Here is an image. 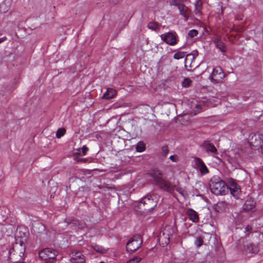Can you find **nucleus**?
Instances as JSON below:
<instances>
[{
	"instance_id": "34",
	"label": "nucleus",
	"mask_w": 263,
	"mask_h": 263,
	"mask_svg": "<svg viewBox=\"0 0 263 263\" xmlns=\"http://www.w3.org/2000/svg\"><path fill=\"white\" fill-rule=\"evenodd\" d=\"M162 153L164 157H166L168 153V148L166 145L162 147Z\"/></svg>"
},
{
	"instance_id": "38",
	"label": "nucleus",
	"mask_w": 263,
	"mask_h": 263,
	"mask_svg": "<svg viewBox=\"0 0 263 263\" xmlns=\"http://www.w3.org/2000/svg\"><path fill=\"white\" fill-rule=\"evenodd\" d=\"M170 159L173 162H177L178 160V157L176 155H172L170 156Z\"/></svg>"
},
{
	"instance_id": "27",
	"label": "nucleus",
	"mask_w": 263,
	"mask_h": 263,
	"mask_svg": "<svg viewBox=\"0 0 263 263\" xmlns=\"http://www.w3.org/2000/svg\"><path fill=\"white\" fill-rule=\"evenodd\" d=\"M192 111L191 113L195 115L200 112L201 110V106L200 104H195L194 105H192Z\"/></svg>"
},
{
	"instance_id": "18",
	"label": "nucleus",
	"mask_w": 263,
	"mask_h": 263,
	"mask_svg": "<svg viewBox=\"0 0 263 263\" xmlns=\"http://www.w3.org/2000/svg\"><path fill=\"white\" fill-rule=\"evenodd\" d=\"M117 94L116 91L111 88L107 89L106 91L103 94L102 98L106 100L114 98Z\"/></svg>"
},
{
	"instance_id": "7",
	"label": "nucleus",
	"mask_w": 263,
	"mask_h": 263,
	"mask_svg": "<svg viewBox=\"0 0 263 263\" xmlns=\"http://www.w3.org/2000/svg\"><path fill=\"white\" fill-rule=\"evenodd\" d=\"M142 240L139 235H136L130 238L126 244V250L128 252H134L141 246Z\"/></svg>"
},
{
	"instance_id": "19",
	"label": "nucleus",
	"mask_w": 263,
	"mask_h": 263,
	"mask_svg": "<svg viewBox=\"0 0 263 263\" xmlns=\"http://www.w3.org/2000/svg\"><path fill=\"white\" fill-rule=\"evenodd\" d=\"M228 204L226 201H219L215 206V210L217 212H222L227 209Z\"/></svg>"
},
{
	"instance_id": "41",
	"label": "nucleus",
	"mask_w": 263,
	"mask_h": 263,
	"mask_svg": "<svg viewBox=\"0 0 263 263\" xmlns=\"http://www.w3.org/2000/svg\"><path fill=\"white\" fill-rule=\"evenodd\" d=\"M6 40V37L0 38V44Z\"/></svg>"
},
{
	"instance_id": "23",
	"label": "nucleus",
	"mask_w": 263,
	"mask_h": 263,
	"mask_svg": "<svg viewBox=\"0 0 263 263\" xmlns=\"http://www.w3.org/2000/svg\"><path fill=\"white\" fill-rule=\"evenodd\" d=\"M186 52L178 51L173 55V58L175 60H180L186 57Z\"/></svg>"
},
{
	"instance_id": "2",
	"label": "nucleus",
	"mask_w": 263,
	"mask_h": 263,
	"mask_svg": "<svg viewBox=\"0 0 263 263\" xmlns=\"http://www.w3.org/2000/svg\"><path fill=\"white\" fill-rule=\"evenodd\" d=\"M158 198L156 194L147 195L143 197L138 203V208L145 212L153 210L157 205Z\"/></svg>"
},
{
	"instance_id": "33",
	"label": "nucleus",
	"mask_w": 263,
	"mask_h": 263,
	"mask_svg": "<svg viewBox=\"0 0 263 263\" xmlns=\"http://www.w3.org/2000/svg\"><path fill=\"white\" fill-rule=\"evenodd\" d=\"M163 238L166 239V240L165 241L163 245H167L168 242H170V237L168 236V234H167V236H165V232H163V235H160V239H163Z\"/></svg>"
},
{
	"instance_id": "6",
	"label": "nucleus",
	"mask_w": 263,
	"mask_h": 263,
	"mask_svg": "<svg viewBox=\"0 0 263 263\" xmlns=\"http://www.w3.org/2000/svg\"><path fill=\"white\" fill-rule=\"evenodd\" d=\"M25 249L22 248V245L17 244L10 248L9 250V258L11 261H13L17 259L19 257L21 259L24 255Z\"/></svg>"
},
{
	"instance_id": "25",
	"label": "nucleus",
	"mask_w": 263,
	"mask_h": 263,
	"mask_svg": "<svg viewBox=\"0 0 263 263\" xmlns=\"http://www.w3.org/2000/svg\"><path fill=\"white\" fill-rule=\"evenodd\" d=\"M92 247L96 252L102 254L106 253L107 252V250L105 248H104L101 246H99L97 244H92Z\"/></svg>"
},
{
	"instance_id": "17",
	"label": "nucleus",
	"mask_w": 263,
	"mask_h": 263,
	"mask_svg": "<svg viewBox=\"0 0 263 263\" xmlns=\"http://www.w3.org/2000/svg\"><path fill=\"white\" fill-rule=\"evenodd\" d=\"M152 177L153 178L154 183L157 186H158L163 180L161 177V173L159 170H154L152 174Z\"/></svg>"
},
{
	"instance_id": "22",
	"label": "nucleus",
	"mask_w": 263,
	"mask_h": 263,
	"mask_svg": "<svg viewBox=\"0 0 263 263\" xmlns=\"http://www.w3.org/2000/svg\"><path fill=\"white\" fill-rule=\"evenodd\" d=\"M206 151L208 153H211L212 154H217V150L216 147L212 143H207L205 144Z\"/></svg>"
},
{
	"instance_id": "42",
	"label": "nucleus",
	"mask_w": 263,
	"mask_h": 263,
	"mask_svg": "<svg viewBox=\"0 0 263 263\" xmlns=\"http://www.w3.org/2000/svg\"><path fill=\"white\" fill-rule=\"evenodd\" d=\"M25 231H26V230L25 229ZM26 232H24V233H23L24 236L25 238H26V237H27Z\"/></svg>"
},
{
	"instance_id": "13",
	"label": "nucleus",
	"mask_w": 263,
	"mask_h": 263,
	"mask_svg": "<svg viewBox=\"0 0 263 263\" xmlns=\"http://www.w3.org/2000/svg\"><path fill=\"white\" fill-rule=\"evenodd\" d=\"M230 190L231 194L234 196L236 199H238L241 194L240 188L239 186L235 183H232L230 185V187L229 188V190Z\"/></svg>"
},
{
	"instance_id": "20",
	"label": "nucleus",
	"mask_w": 263,
	"mask_h": 263,
	"mask_svg": "<svg viewBox=\"0 0 263 263\" xmlns=\"http://www.w3.org/2000/svg\"><path fill=\"white\" fill-rule=\"evenodd\" d=\"M202 2L201 0H198L195 4V14L198 16H201L202 14L201 9L202 8Z\"/></svg>"
},
{
	"instance_id": "12",
	"label": "nucleus",
	"mask_w": 263,
	"mask_h": 263,
	"mask_svg": "<svg viewBox=\"0 0 263 263\" xmlns=\"http://www.w3.org/2000/svg\"><path fill=\"white\" fill-rule=\"evenodd\" d=\"M194 162L196 168L199 171L202 176L205 175L209 173V169L202 159L196 157L194 159Z\"/></svg>"
},
{
	"instance_id": "44",
	"label": "nucleus",
	"mask_w": 263,
	"mask_h": 263,
	"mask_svg": "<svg viewBox=\"0 0 263 263\" xmlns=\"http://www.w3.org/2000/svg\"><path fill=\"white\" fill-rule=\"evenodd\" d=\"M21 228H20L18 229V230H19L20 231H21Z\"/></svg>"
},
{
	"instance_id": "5",
	"label": "nucleus",
	"mask_w": 263,
	"mask_h": 263,
	"mask_svg": "<svg viewBox=\"0 0 263 263\" xmlns=\"http://www.w3.org/2000/svg\"><path fill=\"white\" fill-rule=\"evenodd\" d=\"M162 41L170 46H175L179 42L178 36L176 32L171 31L160 35Z\"/></svg>"
},
{
	"instance_id": "40",
	"label": "nucleus",
	"mask_w": 263,
	"mask_h": 263,
	"mask_svg": "<svg viewBox=\"0 0 263 263\" xmlns=\"http://www.w3.org/2000/svg\"><path fill=\"white\" fill-rule=\"evenodd\" d=\"M189 0H172V1H177L178 3L187 2Z\"/></svg>"
},
{
	"instance_id": "15",
	"label": "nucleus",
	"mask_w": 263,
	"mask_h": 263,
	"mask_svg": "<svg viewBox=\"0 0 263 263\" xmlns=\"http://www.w3.org/2000/svg\"><path fill=\"white\" fill-rule=\"evenodd\" d=\"M213 42L216 47L221 52L224 53L227 51V48L224 43L221 41V38L218 36L214 37Z\"/></svg>"
},
{
	"instance_id": "35",
	"label": "nucleus",
	"mask_w": 263,
	"mask_h": 263,
	"mask_svg": "<svg viewBox=\"0 0 263 263\" xmlns=\"http://www.w3.org/2000/svg\"><path fill=\"white\" fill-rule=\"evenodd\" d=\"M141 258L137 256L130 259L127 263H139L141 260Z\"/></svg>"
},
{
	"instance_id": "37",
	"label": "nucleus",
	"mask_w": 263,
	"mask_h": 263,
	"mask_svg": "<svg viewBox=\"0 0 263 263\" xmlns=\"http://www.w3.org/2000/svg\"><path fill=\"white\" fill-rule=\"evenodd\" d=\"M175 190H176L178 192H179L181 195H183L184 190L182 188L179 187L176 185V187H175Z\"/></svg>"
},
{
	"instance_id": "32",
	"label": "nucleus",
	"mask_w": 263,
	"mask_h": 263,
	"mask_svg": "<svg viewBox=\"0 0 263 263\" xmlns=\"http://www.w3.org/2000/svg\"><path fill=\"white\" fill-rule=\"evenodd\" d=\"M191 80L189 78H185L182 82V86L185 87H187L190 86L191 84Z\"/></svg>"
},
{
	"instance_id": "21",
	"label": "nucleus",
	"mask_w": 263,
	"mask_h": 263,
	"mask_svg": "<svg viewBox=\"0 0 263 263\" xmlns=\"http://www.w3.org/2000/svg\"><path fill=\"white\" fill-rule=\"evenodd\" d=\"M198 55V52L196 51L195 53H189L186 55V57L184 60L185 66H187V64L189 63L190 64L192 63V62L195 59Z\"/></svg>"
},
{
	"instance_id": "16",
	"label": "nucleus",
	"mask_w": 263,
	"mask_h": 263,
	"mask_svg": "<svg viewBox=\"0 0 263 263\" xmlns=\"http://www.w3.org/2000/svg\"><path fill=\"white\" fill-rule=\"evenodd\" d=\"M245 250L247 253L256 254L259 250L257 245L249 243L245 246Z\"/></svg>"
},
{
	"instance_id": "3",
	"label": "nucleus",
	"mask_w": 263,
	"mask_h": 263,
	"mask_svg": "<svg viewBox=\"0 0 263 263\" xmlns=\"http://www.w3.org/2000/svg\"><path fill=\"white\" fill-rule=\"evenodd\" d=\"M58 252L52 248H47L39 252V256L41 260L46 262H52L56 260Z\"/></svg>"
},
{
	"instance_id": "1",
	"label": "nucleus",
	"mask_w": 263,
	"mask_h": 263,
	"mask_svg": "<svg viewBox=\"0 0 263 263\" xmlns=\"http://www.w3.org/2000/svg\"><path fill=\"white\" fill-rule=\"evenodd\" d=\"M209 187L211 192L215 195H224L229 192V187L219 176H213L209 182Z\"/></svg>"
},
{
	"instance_id": "29",
	"label": "nucleus",
	"mask_w": 263,
	"mask_h": 263,
	"mask_svg": "<svg viewBox=\"0 0 263 263\" xmlns=\"http://www.w3.org/2000/svg\"><path fill=\"white\" fill-rule=\"evenodd\" d=\"M198 34V31L196 29H192L187 33V36L191 38L196 36Z\"/></svg>"
},
{
	"instance_id": "39",
	"label": "nucleus",
	"mask_w": 263,
	"mask_h": 263,
	"mask_svg": "<svg viewBox=\"0 0 263 263\" xmlns=\"http://www.w3.org/2000/svg\"><path fill=\"white\" fill-rule=\"evenodd\" d=\"M3 7H5V5L4 4L0 5V12L1 13H5V12L6 11V9L3 10L2 8Z\"/></svg>"
},
{
	"instance_id": "31",
	"label": "nucleus",
	"mask_w": 263,
	"mask_h": 263,
	"mask_svg": "<svg viewBox=\"0 0 263 263\" xmlns=\"http://www.w3.org/2000/svg\"><path fill=\"white\" fill-rule=\"evenodd\" d=\"M203 240L202 238L200 237L197 238L195 241V245L198 248L201 247L203 245Z\"/></svg>"
},
{
	"instance_id": "9",
	"label": "nucleus",
	"mask_w": 263,
	"mask_h": 263,
	"mask_svg": "<svg viewBox=\"0 0 263 263\" xmlns=\"http://www.w3.org/2000/svg\"><path fill=\"white\" fill-rule=\"evenodd\" d=\"M171 4L178 7L180 14L185 19H187L189 18L191 10L187 6L182 3H178L177 1H171Z\"/></svg>"
},
{
	"instance_id": "30",
	"label": "nucleus",
	"mask_w": 263,
	"mask_h": 263,
	"mask_svg": "<svg viewBox=\"0 0 263 263\" xmlns=\"http://www.w3.org/2000/svg\"><path fill=\"white\" fill-rule=\"evenodd\" d=\"M250 201H246L245 205H244V209L247 210H252L254 208V204H250Z\"/></svg>"
},
{
	"instance_id": "26",
	"label": "nucleus",
	"mask_w": 263,
	"mask_h": 263,
	"mask_svg": "<svg viewBox=\"0 0 263 263\" xmlns=\"http://www.w3.org/2000/svg\"><path fill=\"white\" fill-rule=\"evenodd\" d=\"M136 151L139 153L143 152L145 149V144L142 141H139L136 146Z\"/></svg>"
},
{
	"instance_id": "43",
	"label": "nucleus",
	"mask_w": 263,
	"mask_h": 263,
	"mask_svg": "<svg viewBox=\"0 0 263 263\" xmlns=\"http://www.w3.org/2000/svg\"><path fill=\"white\" fill-rule=\"evenodd\" d=\"M183 46H182V47H180V49H183Z\"/></svg>"
},
{
	"instance_id": "11",
	"label": "nucleus",
	"mask_w": 263,
	"mask_h": 263,
	"mask_svg": "<svg viewBox=\"0 0 263 263\" xmlns=\"http://www.w3.org/2000/svg\"><path fill=\"white\" fill-rule=\"evenodd\" d=\"M70 255L71 263H85L86 262L85 256L79 251H73Z\"/></svg>"
},
{
	"instance_id": "8",
	"label": "nucleus",
	"mask_w": 263,
	"mask_h": 263,
	"mask_svg": "<svg viewBox=\"0 0 263 263\" xmlns=\"http://www.w3.org/2000/svg\"><path fill=\"white\" fill-rule=\"evenodd\" d=\"M225 77L224 73L222 68L219 66L215 67L210 75L212 81L218 83L222 82Z\"/></svg>"
},
{
	"instance_id": "28",
	"label": "nucleus",
	"mask_w": 263,
	"mask_h": 263,
	"mask_svg": "<svg viewBox=\"0 0 263 263\" xmlns=\"http://www.w3.org/2000/svg\"><path fill=\"white\" fill-rule=\"evenodd\" d=\"M66 133V130L64 128H59L56 133V137L60 138L63 136Z\"/></svg>"
},
{
	"instance_id": "10",
	"label": "nucleus",
	"mask_w": 263,
	"mask_h": 263,
	"mask_svg": "<svg viewBox=\"0 0 263 263\" xmlns=\"http://www.w3.org/2000/svg\"><path fill=\"white\" fill-rule=\"evenodd\" d=\"M158 186L162 190L172 194L175 191L176 184L163 179Z\"/></svg>"
},
{
	"instance_id": "14",
	"label": "nucleus",
	"mask_w": 263,
	"mask_h": 263,
	"mask_svg": "<svg viewBox=\"0 0 263 263\" xmlns=\"http://www.w3.org/2000/svg\"><path fill=\"white\" fill-rule=\"evenodd\" d=\"M186 214L189 219L194 223H197L199 221L198 213L192 209H188L186 210Z\"/></svg>"
},
{
	"instance_id": "36",
	"label": "nucleus",
	"mask_w": 263,
	"mask_h": 263,
	"mask_svg": "<svg viewBox=\"0 0 263 263\" xmlns=\"http://www.w3.org/2000/svg\"><path fill=\"white\" fill-rule=\"evenodd\" d=\"M88 148L86 146L84 145L82 148V152L83 156H85L86 155V153L88 151Z\"/></svg>"
},
{
	"instance_id": "4",
	"label": "nucleus",
	"mask_w": 263,
	"mask_h": 263,
	"mask_svg": "<svg viewBox=\"0 0 263 263\" xmlns=\"http://www.w3.org/2000/svg\"><path fill=\"white\" fill-rule=\"evenodd\" d=\"M249 143L252 149H259L263 145V135L258 133L251 134Z\"/></svg>"
},
{
	"instance_id": "24",
	"label": "nucleus",
	"mask_w": 263,
	"mask_h": 263,
	"mask_svg": "<svg viewBox=\"0 0 263 263\" xmlns=\"http://www.w3.org/2000/svg\"><path fill=\"white\" fill-rule=\"evenodd\" d=\"M147 27L148 29L154 30V31H157V30H159L160 27V25L159 23L155 22H149L147 25Z\"/></svg>"
}]
</instances>
